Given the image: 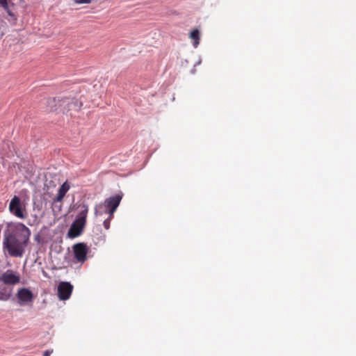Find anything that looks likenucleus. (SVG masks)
Here are the masks:
<instances>
[{
	"label": "nucleus",
	"instance_id": "1",
	"mask_svg": "<svg viewBox=\"0 0 356 356\" xmlns=\"http://www.w3.org/2000/svg\"><path fill=\"white\" fill-rule=\"evenodd\" d=\"M31 236L30 229L21 222H9L4 231L3 247L10 257H22Z\"/></svg>",
	"mask_w": 356,
	"mask_h": 356
},
{
	"label": "nucleus",
	"instance_id": "2",
	"mask_svg": "<svg viewBox=\"0 0 356 356\" xmlns=\"http://www.w3.org/2000/svg\"><path fill=\"white\" fill-rule=\"evenodd\" d=\"M47 102L50 111L67 113L72 109H76L78 107L77 101L70 97H55L49 99Z\"/></svg>",
	"mask_w": 356,
	"mask_h": 356
},
{
	"label": "nucleus",
	"instance_id": "3",
	"mask_svg": "<svg viewBox=\"0 0 356 356\" xmlns=\"http://www.w3.org/2000/svg\"><path fill=\"white\" fill-rule=\"evenodd\" d=\"M88 213V207L86 204L81 206V210L79 211L74 221L72 223L67 236L74 238L80 236L86 224V218Z\"/></svg>",
	"mask_w": 356,
	"mask_h": 356
},
{
	"label": "nucleus",
	"instance_id": "4",
	"mask_svg": "<svg viewBox=\"0 0 356 356\" xmlns=\"http://www.w3.org/2000/svg\"><path fill=\"white\" fill-rule=\"evenodd\" d=\"M121 200L122 195L118 194L106 199L103 204H99L95 206V214L98 216L102 215L103 213H108L111 217H113Z\"/></svg>",
	"mask_w": 356,
	"mask_h": 356
},
{
	"label": "nucleus",
	"instance_id": "5",
	"mask_svg": "<svg viewBox=\"0 0 356 356\" xmlns=\"http://www.w3.org/2000/svg\"><path fill=\"white\" fill-rule=\"evenodd\" d=\"M8 209L12 215L19 219H25L28 216L26 204L17 195L11 199Z\"/></svg>",
	"mask_w": 356,
	"mask_h": 356
},
{
	"label": "nucleus",
	"instance_id": "6",
	"mask_svg": "<svg viewBox=\"0 0 356 356\" xmlns=\"http://www.w3.org/2000/svg\"><path fill=\"white\" fill-rule=\"evenodd\" d=\"M74 258L78 262L83 263L87 259V254L89 252L88 246L84 243H78L73 245Z\"/></svg>",
	"mask_w": 356,
	"mask_h": 356
},
{
	"label": "nucleus",
	"instance_id": "7",
	"mask_svg": "<svg viewBox=\"0 0 356 356\" xmlns=\"http://www.w3.org/2000/svg\"><path fill=\"white\" fill-rule=\"evenodd\" d=\"M73 291V286L67 282H61L58 286V296L60 300H68Z\"/></svg>",
	"mask_w": 356,
	"mask_h": 356
},
{
	"label": "nucleus",
	"instance_id": "8",
	"mask_svg": "<svg viewBox=\"0 0 356 356\" xmlns=\"http://www.w3.org/2000/svg\"><path fill=\"white\" fill-rule=\"evenodd\" d=\"M0 282H2L5 285H15L19 283L20 276L8 270L1 275Z\"/></svg>",
	"mask_w": 356,
	"mask_h": 356
},
{
	"label": "nucleus",
	"instance_id": "9",
	"mask_svg": "<svg viewBox=\"0 0 356 356\" xmlns=\"http://www.w3.org/2000/svg\"><path fill=\"white\" fill-rule=\"evenodd\" d=\"M17 298L19 303L22 305L33 302L34 297L29 289L22 288L17 291Z\"/></svg>",
	"mask_w": 356,
	"mask_h": 356
},
{
	"label": "nucleus",
	"instance_id": "10",
	"mask_svg": "<svg viewBox=\"0 0 356 356\" xmlns=\"http://www.w3.org/2000/svg\"><path fill=\"white\" fill-rule=\"evenodd\" d=\"M14 7L13 0H0V8H3L10 17L16 19L15 15L13 12Z\"/></svg>",
	"mask_w": 356,
	"mask_h": 356
},
{
	"label": "nucleus",
	"instance_id": "11",
	"mask_svg": "<svg viewBox=\"0 0 356 356\" xmlns=\"http://www.w3.org/2000/svg\"><path fill=\"white\" fill-rule=\"evenodd\" d=\"M13 289L5 284L0 285V300L6 301L11 296Z\"/></svg>",
	"mask_w": 356,
	"mask_h": 356
},
{
	"label": "nucleus",
	"instance_id": "12",
	"mask_svg": "<svg viewBox=\"0 0 356 356\" xmlns=\"http://www.w3.org/2000/svg\"><path fill=\"white\" fill-rule=\"evenodd\" d=\"M70 186L67 182H65L59 188L58 195L56 198L57 202L61 201L65 197L66 193L69 191Z\"/></svg>",
	"mask_w": 356,
	"mask_h": 356
},
{
	"label": "nucleus",
	"instance_id": "13",
	"mask_svg": "<svg viewBox=\"0 0 356 356\" xmlns=\"http://www.w3.org/2000/svg\"><path fill=\"white\" fill-rule=\"evenodd\" d=\"M190 38L193 40V46L197 47L200 43V33L198 29H195L190 33Z\"/></svg>",
	"mask_w": 356,
	"mask_h": 356
},
{
	"label": "nucleus",
	"instance_id": "14",
	"mask_svg": "<svg viewBox=\"0 0 356 356\" xmlns=\"http://www.w3.org/2000/svg\"><path fill=\"white\" fill-rule=\"evenodd\" d=\"M112 218L113 217H111V216L108 215V217L104 220L103 225L106 229H108L110 228L111 220Z\"/></svg>",
	"mask_w": 356,
	"mask_h": 356
},
{
	"label": "nucleus",
	"instance_id": "15",
	"mask_svg": "<svg viewBox=\"0 0 356 356\" xmlns=\"http://www.w3.org/2000/svg\"><path fill=\"white\" fill-rule=\"evenodd\" d=\"M75 3L81 4V3H90L91 0H74Z\"/></svg>",
	"mask_w": 356,
	"mask_h": 356
},
{
	"label": "nucleus",
	"instance_id": "16",
	"mask_svg": "<svg viewBox=\"0 0 356 356\" xmlns=\"http://www.w3.org/2000/svg\"><path fill=\"white\" fill-rule=\"evenodd\" d=\"M53 350H46L44 354H43V356H50V355L52 353Z\"/></svg>",
	"mask_w": 356,
	"mask_h": 356
}]
</instances>
